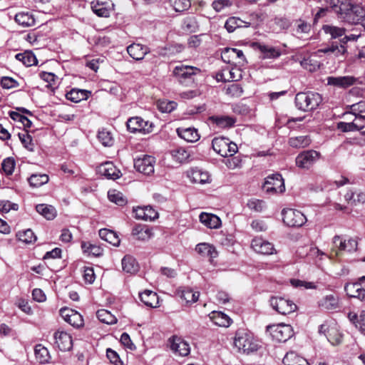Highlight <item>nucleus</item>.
Listing matches in <instances>:
<instances>
[{
  "label": "nucleus",
  "mask_w": 365,
  "mask_h": 365,
  "mask_svg": "<svg viewBox=\"0 0 365 365\" xmlns=\"http://www.w3.org/2000/svg\"><path fill=\"white\" fill-rule=\"evenodd\" d=\"M337 18L349 24H359L365 19V9L359 4H354L348 1L344 3Z\"/></svg>",
  "instance_id": "f257e3e1"
},
{
  "label": "nucleus",
  "mask_w": 365,
  "mask_h": 365,
  "mask_svg": "<svg viewBox=\"0 0 365 365\" xmlns=\"http://www.w3.org/2000/svg\"><path fill=\"white\" fill-rule=\"evenodd\" d=\"M296 107L304 112L316 110L322 102V96L316 92H299L294 99Z\"/></svg>",
  "instance_id": "f03ea898"
},
{
  "label": "nucleus",
  "mask_w": 365,
  "mask_h": 365,
  "mask_svg": "<svg viewBox=\"0 0 365 365\" xmlns=\"http://www.w3.org/2000/svg\"><path fill=\"white\" fill-rule=\"evenodd\" d=\"M234 345L240 351L247 354L256 351L258 349V344L252 336L245 330L236 332Z\"/></svg>",
  "instance_id": "7ed1b4c3"
},
{
  "label": "nucleus",
  "mask_w": 365,
  "mask_h": 365,
  "mask_svg": "<svg viewBox=\"0 0 365 365\" xmlns=\"http://www.w3.org/2000/svg\"><path fill=\"white\" fill-rule=\"evenodd\" d=\"M200 72V69L190 66H176L173 71V76L179 83L187 86L194 81V76Z\"/></svg>",
  "instance_id": "20e7f679"
},
{
  "label": "nucleus",
  "mask_w": 365,
  "mask_h": 365,
  "mask_svg": "<svg viewBox=\"0 0 365 365\" xmlns=\"http://www.w3.org/2000/svg\"><path fill=\"white\" fill-rule=\"evenodd\" d=\"M213 150L222 157H230L237 152V145L228 138H215L212 141Z\"/></svg>",
  "instance_id": "39448f33"
},
{
  "label": "nucleus",
  "mask_w": 365,
  "mask_h": 365,
  "mask_svg": "<svg viewBox=\"0 0 365 365\" xmlns=\"http://www.w3.org/2000/svg\"><path fill=\"white\" fill-rule=\"evenodd\" d=\"M360 35L344 34L341 40V45L330 44L326 47L319 49L318 51L323 53H333L336 57L344 56L347 53V43L349 41H356Z\"/></svg>",
  "instance_id": "423d86ee"
},
{
  "label": "nucleus",
  "mask_w": 365,
  "mask_h": 365,
  "mask_svg": "<svg viewBox=\"0 0 365 365\" xmlns=\"http://www.w3.org/2000/svg\"><path fill=\"white\" fill-rule=\"evenodd\" d=\"M321 158V153L315 150H307L299 153L295 159L297 168L309 170Z\"/></svg>",
  "instance_id": "0eeeda50"
},
{
  "label": "nucleus",
  "mask_w": 365,
  "mask_h": 365,
  "mask_svg": "<svg viewBox=\"0 0 365 365\" xmlns=\"http://www.w3.org/2000/svg\"><path fill=\"white\" fill-rule=\"evenodd\" d=\"M126 126L130 133H140L142 134L151 133L154 128V125L152 122L145 120L140 116H134L128 118L126 122Z\"/></svg>",
  "instance_id": "6e6552de"
},
{
  "label": "nucleus",
  "mask_w": 365,
  "mask_h": 365,
  "mask_svg": "<svg viewBox=\"0 0 365 365\" xmlns=\"http://www.w3.org/2000/svg\"><path fill=\"white\" fill-rule=\"evenodd\" d=\"M282 215L284 223L289 227H301L307 222L305 215L297 210L283 209Z\"/></svg>",
  "instance_id": "1a4fd4ad"
},
{
  "label": "nucleus",
  "mask_w": 365,
  "mask_h": 365,
  "mask_svg": "<svg viewBox=\"0 0 365 365\" xmlns=\"http://www.w3.org/2000/svg\"><path fill=\"white\" fill-rule=\"evenodd\" d=\"M269 302L272 307L282 315L293 313L297 309V305L292 300L284 297H272Z\"/></svg>",
  "instance_id": "9d476101"
},
{
  "label": "nucleus",
  "mask_w": 365,
  "mask_h": 365,
  "mask_svg": "<svg viewBox=\"0 0 365 365\" xmlns=\"http://www.w3.org/2000/svg\"><path fill=\"white\" fill-rule=\"evenodd\" d=\"M273 339L279 342H285L293 335V330L290 325L279 324L267 327Z\"/></svg>",
  "instance_id": "9b49d317"
},
{
  "label": "nucleus",
  "mask_w": 365,
  "mask_h": 365,
  "mask_svg": "<svg viewBox=\"0 0 365 365\" xmlns=\"http://www.w3.org/2000/svg\"><path fill=\"white\" fill-rule=\"evenodd\" d=\"M263 188L267 193H282L285 190L284 179L279 173L270 175L266 178Z\"/></svg>",
  "instance_id": "f8f14e48"
},
{
  "label": "nucleus",
  "mask_w": 365,
  "mask_h": 365,
  "mask_svg": "<svg viewBox=\"0 0 365 365\" xmlns=\"http://www.w3.org/2000/svg\"><path fill=\"white\" fill-rule=\"evenodd\" d=\"M155 158L151 155H143L134 160L135 170L145 175H150L154 173Z\"/></svg>",
  "instance_id": "ddd939ff"
},
{
  "label": "nucleus",
  "mask_w": 365,
  "mask_h": 365,
  "mask_svg": "<svg viewBox=\"0 0 365 365\" xmlns=\"http://www.w3.org/2000/svg\"><path fill=\"white\" fill-rule=\"evenodd\" d=\"M322 30L326 35L329 36L331 41L328 45L334 43L341 45V40L346 32V29L344 27L333 24H324L322 26Z\"/></svg>",
  "instance_id": "4468645a"
},
{
  "label": "nucleus",
  "mask_w": 365,
  "mask_h": 365,
  "mask_svg": "<svg viewBox=\"0 0 365 365\" xmlns=\"http://www.w3.org/2000/svg\"><path fill=\"white\" fill-rule=\"evenodd\" d=\"M60 314L61 317L69 324L75 328H80L83 326V319L80 313L78 312L63 307L60 309Z\"/></svg>",
  "instance_id": "2eb2a0df"
},
{
  "label": "nucleus",
  "mask_w": 365,
  "mask_h": 365,
  "mask_svg": "<svg viewBox=\"0 0 365 365\" xmlns=\"http://www.w3.org/2000/svg\"><path fill=\"white\" fill-rule=\"evenodd\" d=\"M170 349L180 356H186L190 352L189 344L182 338L173 336L169 339Z\"/></svg>",
  "instance_id": "dca6fc26"
},
{
  "label": "nucleus",
  "mask_w": 365,
  "mask_h": 365,
  "mask_svg": "<svg viewBox=\"0 0 365 365\" xmlns=\"http://www.w3.org/2000/svg\"><path fill=\"white\" fill-rule=\"evenodd\" d=\"M251 247L255 252L261 255H269L275 252L273 244L261 237H255L252 240Z\"/></svg>",
  "instance_id": "f3484780"
},
{
  "label": "nucleus",
  "mask_w": 365,
  "mask_h": 365,
  "mask_svg": "<svg viewBox=\"0 0 365 365\" xmlns=\"http://www.w3.org/2000/svg\"><path fill=\"white\" fill-rule=\"evenodd\" d=\"M363 284L359 278L355 282L346 283L344 286V290L349 297L357 298L364 301L365 299V288L362 287Z\"/></svg>",
  "instance_id": "a211bd4d"
},
{
  "label": "nucleus",
  "mask_w": 365,
  "mask_h": 365,
  "mask_svg": "<svg viewBox=\"0 0 365 365\" xmlns=\"http://www.w3.org/2000/svg\"><path fill=\"white\" fill-rule=\"evenodd\" d=\"M54 339L56 345L61 351H68L72 349V337L67 332L58 331L54 334Z\"/></svg>",
  "instance_id": "6ab92c4d"
},
{
  "label": "nucleus",
  "mask_w": 365,
  "mask_h": 365,
  "mask_svg": "<svg viewBox=\"0 0 365 365\" xmlns=\"http://www.w3.org/2000/svg\"><path fill=\"white\" fill-rule=\"evenodd\" d=\"M327 85L340 88H347L354 85L357 79L353 76H329L327 78Z\"/></svg>",
  "instance_id": "aec40b11"
},
{
  "label": "nucleus",
  "mask_w": 365,
  "mask_h": 365,
  "mask_svg": "<svg viewBox=\"0 0 365 365\" xmlns=\"http://www.w3.org/2000/svg\"><path fill=\"white\" fill-rule=\"evenodd\" d=\"M333 244L334 248L337 249L336 254L338 252L346 251L353 252L357 249V242L354 239H349L347 241L343 240L340 236L336 235L333 238Z\"/></svg>",
  "instance_id": "412c9836"
},
{
  "label": "nucleus",
  "mask_w": 365,
  "mask_h": 365,
  "mask_svg": "<svg viewBox=\"0 0 365 365\" xmlns=\"http://www.w3.org/2000/svg\"><path fill=\"white\" fill-rule=\"evenodd\" d=\"M127 51L131 58L136 61H140L150 52V48L140 43H134L127 47Z\"/></svg>",
  "instance_id": "4be33fe9"
},
{
  "label": "nucleus",
  "mask_w": 365,
  "mask_h": 365,
  "mask_svg": "<svg viewBox=\"0 0 365 365\" xmlns=\"http://www.w3.org/2000/svg\"><path fill=\"white\" fill-rule=\"evenodd\" d=\"M98 172L108 179L115 180L120 177V171L111 162H106L98 168Z\"/></svg>",
  "instance_id": "5701e85b"
},
{
  "label": "nucleus",
  "mask_w": 365,
  "mask_h": 365,
  "mask_svg": "<svg viewBox=\"0 0 365 365\" xmlns=\"http://www.w3.org/2000/svg\"><path fill=\"white\" fill-rule=\"evenodd\" d=\"M200 221L202 224L210 229H217L221 225V220L217 215L202 212L199 216Z\"/></svg>",
  "instance_id": "b1692460"
},
{
  "label": "nucleus",
  "mask_w": 365,
  "mask_h": 365,
  "mask_svg": "<svg viewBox=\"0 0 365 365\" xmlns=\"http://www.w3.org/2000/svg\"><path fill=\"white\" fill-rule=\"evenodd\" d=\"M209 120L220 128H229L234 126L236 119L227 115H212Z\"/></svg>",
  "instance_id": "393cba45"
},
{
  "label": "nucleus",
  "mask_w": 365,
  "mask_h": 365,
  "mask_svg": "<svg viewBox=\"0 0 365 365\" xmlns=\"http://www.w3.org/2000/svg\"><path fill=\"white\" fill-rule=\"evenodd\" d=\"M140 301L146 306L150 307H158L159 298L157 293L151 290H145L139 294Z\"/></svg>",
  "instance_id": "a878e982"
},
{
  "label": "nucleus",
  "mask_w": 365,
  "mask_h": 365,
  "mask_svg": "<svg viewBox=\"0 0 365 365\" xmlns=\"http://www.w3.org/2000/svg\"><path fill=\"white\" fill-rule=\"evenodd\" d=\"M177 133L181 138L187 142L194 143L200 139L197 130L194 128H178Z\"/></svg>",
  "instance_id": "bb28decb"
},
{
  "label": "nucleus",
  "mask_w": 365,
  "mask_h": 365,
  "mask_svg": "<svg viewBox=\"0 0 365 365\" xmlns=\"http://www.w3.org/2000/svg\"><path fill=\"white\" fill-rule=\"evenodd\" d=\"M132 235L138 240H148L152 236V230L143 225H136L132 230Z\"/></svg>",
  "instance_id": "cd10ccee"
},
{
  "label": "nucleus",
  "mask_w": 365,
  "mask_h": 365,
  "mask_svg": "<svg viewBox=\"0 0 365 365\" xmlns=\"http://www.w3.org/2000/svg\"><path fill=\"white\" fill-rule=\"evenodd\" d=\"M319 307L327 310H334L339 307V298L334 294L326 295L319 302Z\"/></svg>",
  "instance_id": "c85d7f7f"
},
{
  "label": "nucleus",
  "mask_w": 365,
  "mask_h": 365,
  "mask_svg": "<svg viewBox=\"0 0 365 365\" xmlns=\"http://www.w3.org/2000/svg\"><path fill=\"white\" fill-rule=\"evenodd\" d=\"M91 92L87 90L73 88L66 95V98L74 103H78L81 101L86 100Z\"/></svg>",
  "instance_id": "c756f323"
},
{
  "label": "nucleus",
  "mask_w": 365,
  "mask_h": 365,
  "mask_svg": "<svg viewBox=\"0 0 365 365\" xmlns=\"http://www.w3.org/2000/svg\"><path fill=\"white\" fill-rule=\"evenodd\" d=\"M188 178L194 183L205 184L210 181L208 173L204 172L198 168L192 169L188 173Z\"/></svg>",
  "instance_id": "7c9ffc66"
},
{
  "label": "nucleus",
  "mask_w": 365,
  "mask_h": 365,
  "mask_svg": "<svg viewBox=\"0 0 365 365\" xmlns=\"http://www.w3.org/2000/svg\"><path fill=\"white\" fill-rule=\"evenodd\" d=\"M99 237L106 242L118 247L120 245V239L116 232L113 230L104 228L98 232Z\"/></svg>",
  "instance_id": "2f4dec72"
},
{
  "label": "nucleus",
  "mask_w": 365,
  "mask_h": 365,
  "mask_svg": "<svg viewBox=\"0 0 365 365\" xmlns=\"http://www.w3.org/2000/svg\"><path fill=\"white\" fill-rule=\"evenodd\" d=\"M183 46L180 44H167L165 46L158 48V53L162 56H171L180 53Z\"/></svg>",
  "instance_id": "473e14b6"
},
{
  "label": "nucleus",
  "mask_w": 365,
  "mask_h": 365,
  "mask_svg": "<svg viewBox=\"0 0 365 365\" xmlns=\"http://www.w3.org/2000/svg\"><path fill=\"white\" fill-rule=\"evenodd\" d=\"M282 361L284 365H309L305 359L298 356L294 351L288 352Z\"/></svg>",
  "instance_id": "72a5a7b5"
},
{
  "label": "nucleus",
  "mask_w": 365,
  "mask_h": 365,
  "mask_svg": "<svg viewBox=\"0 0 365 365\" xmlns=\"http://www.w3.org/2000/svg\"><path fill=\"white\" fill-rule=\"evenodd\" d=\"M36 210L48 220L54 219L56 216V210L52 205L38 204L36 206Z\"/></svg>",
  "instance_id": "f704fd0d"
},
{
  "label": "nucleus",
  "mask_w": 365,
  "mask_h": 365,
  "mask_svg": "<svg viewBox=\"0 0 365 365\" xmlns=\"http://www.w3.org/2000/svg\"><path fill=\"white\" fill-rule=\"evenodd\" d=\"M81 248L83 253L88 256L99 257L103 255V249L94 244L89 242H82Z\"/></svg>",
  "instance_id": "c9c22d12"
},
{
  "label": "nucleus",
  "mask_w": 365,
  "mask_h": 365,
  "mask_svg": "<svg viewBox=\"0 0 365 365\" xmlns=\"http://www.w3.org/2000/svg\"><path fill=\"white\" fill-rule=\"evenodd\" d=\"M15 21L19 24L24 27H29L34 26L35 19L34 16L29 12H19L15 16Z\"/></svg>",
  "instance_id": "e433bc0d"
},
{
  "label": "nucleus",
  "mask_w": 365,
  "mask_h": 365,
  "mask_svg": "<svg viewBox=\"0 0 365 365\" xmlns=\"http://www.w3.org/2000/svg\"><path fill=\"white\" fill-rule=\"evenodd\" d=\"M123 269L128 273H135L138 270V264L131 255H125L122 259Z\"/></svg>",
  "instance_id": "4c0bfd02"
},
{
  "label": "nucleus",
  "mask_w": 365,
  "mask_h": 365,
  "mask_svg": "<svg viewBox=\"0 0 365 365\" xmlns=\"http://www.w3.org/2000/svg\"><path fill=\"white\" fill-rule=\"evenodd\" d=\"M288 143L292 148H303L310 145L311 139L307 135H300L290 138Z\"/></svg>",
  "instance_id": "58836bf2"
},
{
  "label": "nucleus",
  "mask_w": 365,
  "mask_h": 365,
  "mask_svg": "<svg viewBox=\"0 0 365 365\" xmlns=\"http://www.w3.org/2000/svg\"><path fill=\"white\" fill-rule=\"evenodd\" d=\"M15 58L26 66H31L37 63L36 56L31 51L17 53Z\"/></svg>",
  "instance_id": "ea45409f"
},
{
  "label": "nucleus",
  "mask_w": 365,
  "mask_h": 365,
  "mask_svg": "<svg viewBox=\"0 0 365 365\" xmlns=\"http://www.w3.org/2000/svg\"><path fill=\"white\" fill-rule=\"evenodd\" d=\"M211 319L216 325L220 327H227L231 324V319L221 312H212Z\"/></svg>",
  "instance_id": "a19ab883"
},
{
  "label": "nucleus",
  "mask_w": 365,
  "mask_h": 365,
  "mask_svg": "<svg viewBox=\"0 0 365 365\" xmlns=\"http://www.w3.org/2000/svg\"><path fill=\"white\" fill-rule=\"evenodd\" d=\"M35 356L40 364L48 363L51 359L48 349L41 344L36 345L34 348Z\"/></svg>",
  "instance_id": "79ce46f5"
},
{
  "label": "nucleus",
  "mask_w": 365,
  "mask_h": 365,
  "mask_svg": "<svg viewBox=\"0 0 365 365\" xmlns=\"http://www.w3.org/2000/svg\"><path fill=\"white\" fill-rule=\"evenodd\" d=\"M196 251L204 257H216L217 253L215 248L207 243H200L196 246Z\"/></svg>",
  "instance_id": "37998d69"
},
{
  "label": "nucleus",
  "mask_w": 365,
  "mask_h": 365,
  "mask_svg": "<svg viewBox=\"0 0 365 365\" xmlns=\"http://www.w3.org/2000/svg\"><path fill=\"white\" fill-rule=\"evenodd\" d=\"M200 296L199 292H194L190 287H184L180 291V297L184 299L186 303H194L198 300Z\"/></svg>",
  "instance_id": "c03bdc74"
},
{
  "label": "nucleus",
  "mask_w": 365,
  "mask_h": 365,
  "mask_svg": "<svg viewBox=\"0 0 365 365\" xmlns=\"http://www.w3.org/2000/svg\"><path fill=\"white\" fill-rule=\"evenodd\" d=\"M199 28L197 19L193 16H187L183 19L182 24V29L186 32L194 33L197 31Z\"/></svg>",
  "instance_id": "a18cd8bd"
},
{
  "label": "nucleus",
  "mask_w": 365,
  "mask_h": 365,
  "mask_svg": "<svg viewBox=\"0 0 365 365\" xmlns=\"http://www.w3.org/2000/svg\"><path fill=\"white\" fill-rule=\"evenodd\" d=\"M48 176L46 174H32L28 179L29 185L33 187H38L48 182Z\"/></svg>",
  "instance_id": "49530a36"
},
{
  "label": "nucleus",
  "mask_w": 365,
  "mask_h": 365,
  "mask_svg": "<svg viewBox=\"0 0 365 365\" xmlns=\"http://www.w3.org/2000/svg\"><path fill=\"white\" fill-rule=\"evenodd\" d=\"M173 159L179 163H183L187 160L190 157L189 153L183 148H178L171 151Z\"/></svg>",
  "instance_id": "de8ad7c7"
},
{
  "label": "nucleus",
  "mask_w": 365,
  "mask_h": 365,
  "mask_svg": "<svg viewBox=\"0 0 365 365\" xmlns=\"http://www.w3.org/2000/svg\"><path fill=\"white\" fill-rule=\"evenodd\" d=\"M96 316L99 321L108 324H115L117 321L115 317L106 309L98 310Z\"/></svg>",
  "instance_id": "09e8293b"
},
{
  "label": "nucleus",
  "mask_w": 365,
  "mask_h": 365,
  "mask_svg": "<svg viewBox=\"0 0 365 365\" xmlns=\"http://www.w3.org/2000/svg\"><path fill=\"white\" fill-rule=\"evenodd\" d=\"M177 106V103L173 101L159 100L157 102V107L162 113H170L176 108Z\"/></svg>",
  "instance_id": "8fccbe9b"
},
{
  "label": "nucleus",
  "mask_w": 365,
  "mask_h": 365,
  "mask_svg": "<svg viewBox=\"0 0 365 365\" xmlns=\"http://www.w3.org/2000/svg\"><path fill=\"white\" fill-rule=\"evenodd\" d=\"M91 9L93 13L100 17H108L110 16V10L105 6L103 3L93 1Z\"/></svg>",
  "instance_id": "3c124183"
},
{
  "label": "nucleus",
  "mask_w": 365,
  "mask_h": 365,
  "mask_svg": "<svg viewBox=\"0 0 365 365\" xmlns=\"http://www.w3.org/2000/svg\"><path fill=\"white\" fill-rule=\"evenodd\" d=\"M108 197L110 201L115 204L123 206L126 204L127 200L120 192L116 190H110L108 192Z\"/></svg>",
  "instance_id": "603ef678"
},
{
  "label": "nucleus",
  "mask_w": 365,
  "mask_h": 365,
  "mask_svg": "<svg viewBox=\"0 0 365 365\" xmlns=\"http://www.w3.org/2000/svg\"><path fill=\"white\" fill-rule=\"evenodd\" d=\"M17 237L20 241L25 242L26 244H30L36 240V237L31 229L19 232L17 233Z\"/></svg>",
  "instance_id": "864d4df0"
},
{
  "label": "nucleus",
  "mask_w": 365,
  "mask_h": 365,
  "mask_svg": "<svg viewBox=\"0 0 365 365\" xmlns=\"http://www.w3.org/2000/svg\"><path fill=\"white\" fill-rule=\"evenodd\" d=\"M98 138L104 146H111L114 142L111 133L106 129L98 132Z\"/></svg>",
  "instance_id": "5fc2aeb1"
},
{
  "label": "nucleus",
  "mask_w": 365,
  "mask_h": 365,
  "mask_svg": "<svg viewBox=\"0 0 365 365\" xmlns=\"http://www.w3.org/2000/svg\"><path fill=\"white\" fill-rule=\"evenodd\" d=\"M336 127L341 132L346 133L359 131L361 126L356 125L354 120H353L352 122L350 123L339 122L337 123Z\"/></svg>",
  "instance_id": "6e6d98bb"
},
{
  "label": "nucleus",
  "mask_w": 365,
  "mask_h": 365,
  "mask_svg": "<svg viewBox=\"0 0 365 365\" xmlns=\"http://www.w3.org/2000/svg\"><path fill=\"white\" fill-rule=\"evenodd\" d=\"M259 48L260 51L264 54V56L266 58H276L281 56V52L274 47H269L265 45H260L259 46Z\"/></svg>",
  "instance_id": "4d7b16f0"
},
{
  "label": "nucleus",
  "mask_w": 365,
  "mask_h": 365,
  "mask_svg": "<svg viewBox=\"0 0 365 365\" xmlns=\"http://www.w3.org/2000/svg\"><path fill=\"white\" fill-rule=\"evenodd\" d=\"M227 81H237L242 78V71L238 68H225Z\"/></svg>",
  "instance_id": "13d9d810"
},
{
  "label": "nucleus",
  "mask_w": 365,
  "mask_h": 365,
  "mask_svg": "<svg viewBox=\"0 0 365 365\" xmlns=\"http://www.w3.org/2000/svg\"><path fill=\"white\" fill-rule=\"evenodd\" d=\"M170 3L177 12H181L189 9L190 0H170Z\"/></svg>",
  "instance_id": "bf43d9fd"
},
{
  "label": "nucleus",
  "mask_w": 365,
  "mask_h": 365,
  "mask_svg": "<svg viewBox=\"0 0 365 365\" xmlns=\"http://www.w3.org/2000/svg\"><path fill=\"white\" fill-rule=\"evenodd\" d=\"M290 283L296 288H303L304 289H314L317 288V286L314 282H306L297 279H291Z\"/></svg>",
  "instance_id": "052dcab7"
},
{
  "label": "nucleus",
  "mask_w": 365,
  "mask_h": 365,
  "mask_svg": "<svg viewBox=\"0 0 365 365\" xmlns=\"http://www.w3.org/2000/svg\"><path fill=\"white\" fill-rule=\"evenodd\" d=\"M9 114L12 120L21 122L24 127L30 128L31 126V121L27 117L22 115L18 112L10 111Z\"/></svg>",
  "instance_id": "680f3d73"
},
{
  "label": "nucleus",
  "mask_w": 365,
  "mask_h": 365,
  "mask_svg": "<svg viewBox=\"0 0 365 365\" xmlns=\"http://www.w3.org/2000/svg\"><path fill=\"white\" fill-rule=\"evenodd\" d=\"M247 207L257 212H261L265 207V202L258 199H251L247 203Z\"/></svg>",
  "instance_id": "e2e57ef3"
},
{
  "label": "nucleus",
  "mask_w": 365,
  "mask_h": 365,
  "mask_svg": "<svg viewBox=\"0 0 365 365\" xmlns=\"http://www.w3.org/2000/svg\"><path fill=\"white\" fill-rule=\"evenodd\" d=\"M18 137L24 146L29 150H33L31 136L26 130L18 133Z\"/></svg>",
  "instance_id": "0e129e2a"
},
{
  "label": "nucleus",
  "mask_w": 365,
  "mask_h": 365,
  "mask_svg": "<svg viewBox=\"0 0 365 365\" xmlns=\"http://www.w3.org/2000/svg\"><path fill=\"white\" fill-rule=\"evenodd\" d=\"M235 48H225L221 53L222 61L227 63H235Z\"/></svg>",
  "instance_id": "69168bd1"
},
{
  "label": "nucleus",
  "mask_w": 365,
  "mask_h": 365,
  "mask_svg": "<svg viewBox=\"0 0 365 365\" xmlns=\"http://www.w3.org/2000/svg\"><path fill=\"white\" fill-rule=\"evenodd\" d=\"M365 112V101H361L356 103H354L350 106V111L345 112L343 115L353 114L354 115H359Z\"/></svg>",
  "instance_id": "338daca9"
},
{
  "label": "nucleus",
  "mask_w": 365,
  "mask_h": 365,
  "mask_svg": "<svg viewBox=\"0 0 365 365\" xmlns=\"http://www.w3.org/2000/svg\"><path fill=\"white\" fill-rule=\"evenodd\" d=\"M0 84L3 88L11 89L19 86L17 81L11 77L3 76L1 78Z\"/></svg>",
  "instance_id": "774afa93"
}]
</instances>
